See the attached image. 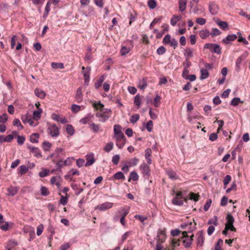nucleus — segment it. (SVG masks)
<instances>
[{
  "label": "nucleus",
  "mask_w": 250,
  "mask_h": 250,
  "mask_svg": "<svg viewBox=\"0 0 250 250\" xmlns=\"http://www.w3.org/2000/svg\"><path fill=\"white\" fill-rule=\"evenodd\" d=\"M184 55L189 58L193 57V50L190 47H187L185 50Z\"/></svg>",
  "instance_id": "obj_41"
},
{
  "label": "nucleus",
  "mask_w": 250,
  "mask_h": 250,
  "mask_svg": "<svg viewBox=\"0 0 250 250\" xmlns=\"http://www.w3.org/2000/svg\"><path fill=\"white\" fill-rule=\"evenodd\" d=\"M50 194V192L49 191L48 188L44 186H42L41 188V194L42 196H48Z\"/></svg>",
  "instance_id": "obj_45"
},
{
  "label": "nucleus",
  "mask_w": 250,
  "mask_h": 250,
  "mask_svg": "<svg viewBox=\"0 0 250 250\" xmlns=\"http://www.w3.org/2000/svg\"><path fill=\"white\" fill-rule=\"evenodd\" d=\"M226 219L227 222L225 226L227 227L229 230L235 232L236 231V229L233 226L234 219L233 216L230 214H229L226 217Z\"/></svg>",
  "instance_id": "obj_4"
},
{
  "label": "nucleus",
  "mask_w": 250,
  "mask_h": 250,
  "mask_svg": "<svg viewBox=\"0 0 250 250\" xmlns=\"http://www.w3.org/2000/svg\"><path fill=\"white\" fill-rule=\"evenodd\" d=\"M204 49H208L211 53L220 55L222 53V48L217 43H207L203 47Z\"/></svg>",
  "instance_id": "obj_2"
},
{
  "label": "nucleus",
  "mask_w": 250,
  "mask_h": 250,
  "mask_svg": "<svg viewBox=\"0 0 250 250\" xmlns=\"http://www.w3.org/2000/svg\"><path fill=\"white\" fill-rule=\"evenodd\" d=\"M14 139V136L12 134L8 135L6 136L0 135V144L3 142H11Z\"/></svg>",
  "instance_id": "obj_20"
},
{
  "label": "nucleus",
  "mask_w": 250,
  "mask_h": 250,
  "mask_svg": "<svg viewBox=\"0 0 250 250\" xmlns=\"http://www.w3.org/2000/svg\"><path fill=\"white\" fill-rule=\"evenodd\" d=\"M208 224H213L215 226L218 225V218L216 216H214L213 218L210 219L208 222Z\"/></svg>",
  "instance_id": "obj_55"
},
{
  "label": "nucleus",
  "mask_w": 250,
  "mask_h": 250,
  "mask_svg": "<svg viewBox=\"0 0 250 250\" xmlns=\"http://www.w3.org/2000/svg\"><path fill=\"white\" fill-rule=\"evenodd\" d=\"M243 103V101H241V100L238 97L234 98L231 101V104L233 106H237L239 103Z\"/></svg>",
  "instance_id": "obj_57"
},
{
  "label": "nucleus",
  "mask_w": 250,
  "mask_h": 250,
  "mask_svg": "<svg viewBox=\"0 0 250 250\" xmlns=\"http://www.w3.org/2000/svg\"><path fill=\"white\" fill-rule=\"evenodd\" d=\"M82 69V70L86 69V71L83 72L84 78H90L91 67L90 66H87L85 68L84 66H83Z\"/></svg>",
  "instance_id": "obj_39"
},
{
  "label": "nucleus",
  "mask_w": 250,
  "mask_h": 250,
  "mask_svg": "<svg viewBox=\"0 0 250 250\" xmlns=\"http://www.w3.org/2000/svg\"><path fill=\"white\" fill-rule=\"evenodd\" d=\"M49 172L48 169H44L39 172V175L42 178L45 177L49 174Z\"/></svg>",
  "instance_id": "obj_64"
},
{
  "label": "nucleus",
  "mask_w": 250,
  "mask_h": 250,
  "mask_svg": "<svg viewBox=\"0 0 250 250\" xmlns=\"http://www.w3.org/2000/svg\"><path fill=\"white\" fill-rule=\"evenodd\" d=\"M140 168L142 171L144 177L145 179H148L150 175L149 167L147 164L144 163L140 166Z\"/></svg>",
  "instance_id": "obj_8"
},
{
  "label": "nucleus",
  "mask_w": 250,
  "mask_h": 250,
  "mask_svg": "<svg viewBox=\"0 0 250 250\" xmlns=\"http://www.w3.org/2000/svg\"><path fill=\"white\" fill-rule=\"evenodd\" d=\"M189 199L194 201L195 202H197L199 200V195L198 194H196L193 192H190L189 194Z\"/></svg>",
  "instance_id": "obj_49"
},
{
  "label": "nucleus",
  "mask_w": 250,
  "mask_h": 250,
  "mask_svg": "<svg viewBox=\"0 0 250 250\" xmlns=\"http://www.w3.org/2000/svg\"><path fill=\"white\" fill-rule=\"evenodd\" d=\"M52 146V144L47 141H44L42 144V147L44 151H48Z\"/></svg>",
  "instance_id": "obj_34"
},
{
  "label": "nucleus",
  "mask_w": 250,
  "mask_h": 250,
  "mask_svg": "<svg viewBox=\"0 0 250 250\" xmlns=\"http://www.w3.org/2000/svg\"><path fill=\"white\" fill-rule=\"evenodd\" d=\"M89 128L94 133H98L100 131V126L98 124L94 123L89 124Z\"/></svg>",
  "instance_id": "obj_29"
},
{
  "label": "nucleus",
  "mask_w": 250,
  "mask_h": 250,
  "mask_svg": "<svg viewBox=\"0 0 250 250\" xmlns=\"http://www.w3.org/2000/svg\"><path fill=\"white\" fill-rule=\"evenodd\" d=\"M237 38L236 34H232L228 35L222 40V42L225 44H229L230 42L234 41Z\"/></svg>",
  "instance_id": "obj_13"
},
{
  "label": "nucleus",
  "mask_w": 250,
  "mask_h": 250,
  "mask_svg": "<svg viewBox=\"0 0 250 250\" xmlns=\"http://www.w3.org/2000/svg\"><path fill=\"white\" fill-rule=\"evenodd\" d=\"M193 237L194 235L192 234L190 237L188 236L183 239V242L185 248H188L191 246L193 240Z\"/></svg>",
  "instance_id": "obj_18"
},
{
  "label": "nucleus",
  "mask_w": 250,
  "mask_h": 250,
  "mask_svg": "<svg viewBox=\"0 0 250 250\" xmlns=\"http://www.w3.org/2000/svg\"><path fill=\"white\" fill-rule=\"evenodd\" d=\"M113 147V143L112 142H110L107 144L104 147V150L107 152H110Z\"/></svg>",
  "instance_id": "obj_59"
},
{
  "label": "nucleus",
  "mask_w": 250,
  "mask_h": 250,
  "mask_svg": "<svg viewBox=\"0 0 250 250\" xmlns=\"http://www.w3.org/2000/svg\"><path fill=\"white\" fill-rule=\"evenodd\" d=\"M139 118L140 116L139 114H134L131 116V118L130 119V122L132 124H134L139 120Z\"/></svg>",
  "instance_id": "obj_58"
},
{
  "label": "nucleus",
  "mask_w": 250,
  "mask_h": 250,
  "mask_svg": "<svg viewBox=\"0 0 250 250\" xmlns=\"http://www.w3.org/2000/svg\"><path fill=\"white\" fill-rule=\"evenodd\" d=\"M113 204L110 202H106L97 206L96 209H99L100 211H104L109 208H111L113 206Z\"/></svg>",
  "instance_id": "obj_11"
},
{
  "label": "nucleus",
  "mask_w": 250,
  "mask_h": 250,
  "mask_svg": "<svg viewBox=\"0 0 250 250\" xmlns=\"http://www.w3.org/2000/svg\"><path fill=\"white\" fill-rule=\"evenodd\" d=\"M187 5V0H179V10L183 12L186 10Z\"/></svg>",
  "instance_id": "obj_36"
},
{
  "label": "nucleus",
  "mask_w": 250,
  "mask_h": 250,
  "mask_svg": "<svg viewBox=\"0 0 250 250\" xmlns=\"http://www.w3.org/2000/svg\"><path fill=\"white\" fill-rule=\"evenodd\" d=\"M93 106L95 109L98 110L100 109V110L102 108H104V105L100 101H99L98 102H94L93 104Z\"/></svg>",
  "instance_id": "obj_46"
},
{
  "label": "nucleus",
  "mask_w": 250,
  "mask_h": 250,
  "mask_svg": "<svg viewBox=\"0 0 250 250\" xmlns=\"http://www.w3.org/2000/svg\"><path fill=\"white\" fill-rule=\"evenodd\" d=\"M55 158L56 160H60L65 156V151L64 149L61 147H57L54 151Z\"/></svg>",
  "instance_id": "obj_10"
},
{
  "label": "nucleus",
  "mask_w": 250,
  "mask_h": 250,
  "mask_svg": "<svg viewBox=\"0 0 250 250\" xmlns=\"http://www.w3.org/2000/svg\"><path fill=\"white\" fill-rule=\"evenodd\" d=\"M75 99L78 103H81L83 100L82 88L79 87L76 91Z\"/></svg>",
  "instance_id": "obj_26"
},
{
  "label": "nucleus",
  "mask_w": 250,
  "mask_h": 250,
  "mask_svg": "<svg viewBox=\"0 0 250 250\" xmlns=\"http://www.w3.org/2000/svg\"><path fill=\"white\" fill-rule=\"evenodd\" d=\"M120 159V156L119 154H116L112 159V162L114 165H117L119 163Z\"/></svg>",
  "instance_id": "obj_63"
},
{
  "label": "nucleus",
  "mask_w": 250,
  "mask_h": 250,
  "mask_svg": "<svg viewBox=\"0 0 250 250\" xmlns=\"http://www.w3.org/2000/svg\"><path fill=\"white\" fill-rule=\"evenodd\" d=\"M182 20V16L180 15H173L170 19V23L172 26H175L177 22Z\"/></svg>",
  "instance_id": "obj_25"
},
{
  "label": "nucleus",
  "mask_w": 250,
  "mask_h": 250,
  "mask_svg": "<svg viewBox=\"0 0 250 250\" xmlns=\"http://www.w3.org/2000/svg\"><path fill=\"white\" fill-rule=\"evenodd\" d=\"M85 158L86 160V163L84 165L85 167L91 166L95 162L94 155L92 153L87 154L85 156Z\"/></svg>",
  "instance_id": "obj_12"
},
{
  "label": "nucleus",
  "mask_w": 250,
  "mask_h": 250,
  "mask_svg": "<svg viewBox=\"0 0 250 250\" xmlns=\"http://www.w3.org/2000/svg\"><path fill=\"white\" fill-rule=\"evenodd\" d=\"M247 52H246L245 53L243 54L237 58L236 62V67L237 71L239 70L240 66L242 63V61L244 60L247 57Z\"/></svg>",
  "instance_id": "obj_21"
},
{
  "label": "nucleus",
  "mask_w": 250,
  "mask_h": 250,
  "mask_svg": "<svg viewBox=\"0 0 250 250\" xmlns=\"http://www.w3.org/2000/svg\"><path fill=\"white\" fill-rule=\"evenodd\" d=\"M216 22L220 26V27L223 30L227 29L229 27L228 23L226 21L217 20L216 21Z\"/></svg>",
  "instance_id": "obj_27"
},
{
  "label": "nucleus",
  "mask_w": 250,
  "mask_h": 250,
  "mask_svg": "<svg viewBox=\"0 0 250 250\" xmlns=\"http://www.w3.org/2000/svg\"><path fill=\"white\" fill-rule=\"evenodd\" d=\"M147 85L146 79L143 78L141 81H140L139 87L142 90H144Z\"/></svg>",
  "instance_id": "obj_43"
},
{
  "label": "nucleus",
  "mask_w": 250,
  "mask_h": 250,
  "mask_svg": "<svg viewBox=\"0 0 250 250\" xmlns=\"http://www.w3.org/2000/svg\"><path fill=\"white\" fill-rule=\"evenodd\" d=\"M35 94L38 97L43 99L46 96L45 92L39 88H36L34 90Z\"/></svg>",
  "instance_id": "obj_24"
},
{
  "label": "nucleus",
  "mask_w": 250,
  "mask_h": 250,
  "mask_svg": "<svg viewBox=\"0 0 250 250\" xmlns=\"http://www.w3.org/2000/svg\"><path fill=\"white\" fill-rule=\"evenodd\" d=\"M223 244V241L222 239L220 238L218 240L217 243H216L214 247L215 250H223L221 246Z\"/></svg>",
  "instance_id": "obj_48"
},
{
  "label": "nucleus",
  "mask_w": 250,
  "mask_h": 250,
  "mask_svg": "<svg viewBox=\"0 0 250 250\" xmlns=\"http://www.w3.org/2000/svg\"><path fill=\"white\" fill-rule=\"evenodd\" d=\"M111 110L108 108H102L99 112L96 114V116L100 118L99 121L104 123L109 118Z\"/></svg>",
  "instance_id": "obj_1"
},
{
  "label": "nucleus",
  "mask_w": 250,
  "mask_h": 250,
  "mask_svg": "<svg viewBox=\"0 0 250 250\" xmlns=\"http://www.w3.org/2000/svg\"><path fill=\"white\" fill-rule=\"evenodd\" d=\"M27 148L30 150L31 153L34 154V156L36 157H41L42 156L41 152L38 147L29 146Z\"/></svg>",
  "instance_id": "obj_16"
},
{
  "label": "nucleus",
  "mask_w": 250,
  "mask_h": 250,
  "mask_svg": "<svg viewBox=\"0 0 250 250\" xmlns=\"http://www.w3.org/2000/svg\"><path fill=\"white\" fill-rule=\"evenodd\" d=\"M19 188L15 186H11L7 189V193L6 195L7 196H14L18 192Z\"/></svg>",
  "instance_id": "obj_19"
},
{
  "label": "nucleus",
  "mask_w": 250,
  "mask_h": 250,
  "mask_svg": "<svg viewBox=\"0 0 250 250\" xmlns=\"http://www.w3.org/2000/svg\"><path fill=\"white\" fill-rule=\"evenodd\" d=\"M40 135L38 133L32 134L30 136V141L32 143H38Z\"/></svg>",
  "instance_id": "obj_30"
},
{
  "label": "nucleus",
  "mask_w": 250,
  "mask_h": 250,
  "mask_svg": "<svg viewBox=\"0 0 250 250\" xmlns=\"http://www.w3.org/2000/svg\"><path fill=\"white\" fill-rule=\"evenodd\" d=\"M94 118V115L91 113L88 114L86 115L85 117L81 119L80 120V123L83 124L85 125L86 124H90V122Z\"/></svg>",
  "instance_id": "obj_15"
},
{
  "label": "nucleus",
  "mask_w": 250,
  "mask_h": 250,
  "mask_svg": "<svg viewBox=\"0 0 250 250\" xmlns=\"http://www.w3.org/2000/svg\"><path fill=\"white\" fill-rule=\"evenodd\" d=\"M125 176L124 173L121 171H119L115 173L110 178V180H125Z\"/></svg>",
  "instance_id": "obj_23"
},
{
  "label": "nucleus",
  "mask_w": 250,
  "mask_h": 250,
  "mask_svg": "<svg viewBox=\"0 0 250 250\" xmlns=\"http://www.w3.org/2000/svg\"><path fill=\"white\" fill-rule=\"evenodd\" d=\"M221 33V31L216 28H213L211 30V33H210V35L212 37H213L216 36H218L220 35Z\"/></svg>",
  "instance_id": "obj_53"
},
{
  "label": "nucleus",
  "mask_w": 250,
  "mask_h": 250,
  "mask_svg": "<svg viewBox=\"0 0 250 250\" xmlns=\"http://www.w3.org/2000/svg\"><path fill=\"white\" fill-rule=\"evenodd\" d=\"M138 162L139 159L138 158H133L126 161V164H127L129 167H131L136 166Z\"/></svg>",
  "instance_id": "obj_31"
},
{
  "label": "nucleus",
  "mask_w": 250,
  "mask_h": 250,
  "mask_svg": "<svg viewBox=\"0 0 250 250\" xmlns=\"http://www.w3.org/2000/svg\"><path fill=\"white\" fill-rule=\"evenodd\" d=\"M147 5L150 9H153L157 6V2L155 0H149L147 2Z\"/></svg>",
  "instance_id": "obj_51"
},
{
  "label": "nucleus",
  "mask_w": 250,
  "mask_h": 250,
  "mask_svg": "<svg viewBox=\"0 0 250 250\" xmlns=\"http://www.w3.org/2000/svg\"><path fill=\"white\" fill-rule=\"evenodd\" d=\"M66 131L67 133L70 135H73L75 132L74 127L71 125H67L66 127Z\"/></svg>",
  "instance_id": "obj_44"
},
{
  "label": "nucleus",
  "mask_w": 250,
  "mask_h": 250,
  "mask_svg": "<svg viewBox=\"0 0 250 250\" xmlns=\"http://www.w3.org/2000/svg\"><path fill=\"white\" fill-rule=\"evenodd\" d=\"M116 141L117 146L119 148L121 149L125 145V144L126 139L125 138L121 139H117Z\"/></svg>",
  "instance_id": "obj_35"
},
{
  "label": "nucleus",
  "mask_w": 250,
  "mask_h": 250,
  "mask_svg": "<svg viewBox=\"0 0 250 250\" xmlns=\"http://www.w3.org/2000/svg\"><path fill=\"white\" fill-rule=\"evenodd\" d=\"M167 173L168 177L173 180H176L178 178V175L174 171L169 170L167 171Z\"/></svg>",
  "instance_id": "obj_37"
},
{
  "label": "nucleus",
  "mask_w": 250,
  "mask_h": 250,
  "mask_svg": "<svg viewBox=\"0 0 250 250\" xmlns=\"http://www.w3.org/2000/svg\"><path fill=\"white\" fill-rule=\"evenodd\" d=\"M72 160L73 158L68 157L65 160L63 161V157L61 158L56 164L57 167L55 170L59 171L61 170L62 167L64 166H70L72 163Z\"/></svg>",
  "instance_id": "obj_3"
},
{
  "label": "nucleus",
  "mask_w": 250,
  "mask_h": 250,
  "mask_svg": "<svg viewBox=\"0 0 250 250\" xmlns=\"http://www.w3.org/2000/svg\"><path fill=\"white\" fill-rule=\"evenodd\" d=\"M219 10L218 5L214 2L211 1L209 3V11L212 15H216Z\"/></svg>",
  "instance_id": "obj_9"
},
{
  "label": "nucleus",
  "mask_w": 250,
  "mask_h": 250,
  "mask_svg": "<svg viewBox=\"0 0 250 250\" xmlns=\"http://www.w3.org/2000/svg\"><path fill=\"white\" fill-rule=\"evenodd\" d=\"M161 97L157 95L154 100V105L155 107H159L160 104Z\"/></svg>",
  "instance_id": "obj_60"
},
{
  "label": "nucleus",
  "mask_w": 250,
  "mask_h": 250,
  "mask_svg": "<svg viewBox=\"0 0 250 250\" xmlns=\"http://www.w3.org/2000/svg\"><path fill=\"white\" fill-rule=\"evenodd\" d=\"M210 34V32L208 29L202 30L199 31V35L202 39H207Z\"/></svg>",
  "instance_id": "obj_28"
},
{
  "label": "nucleus",
  "mask_w": 250,
  "mask_h": 250,
  "mask_svg": "<svg viewBox=\"0 0 250 250\" xmlns=\"http://www.w3.org/2000/svg\"><path fill=\"white\" fill-rule=\"evenodd\" d=\"M141 98L139 95L137 94L135 96L134 100V104L140 107L141 105Z\"/></svg>",
  "instance_id": "obj_54"
},
{
  "label": "nucleus",
  "mask_w": 250,
  "mask_h": 250,
  "mask_svg": "<svg viewBox=\"0 0 250 250\" xmlns=\"http://www.w3.org/2000/svg\"><path fill=\"white\" fill-rule=\"evenodd\" d=\"M28 170V168L25 165H21L20 167L19 173L21 175H23L25 174Z\"/></svg>",
  "instance_id": "obj_50"
},
{
  "label": "nucleus",
  "mask_w": 250,
  "mask_h": 250,
  "mask_svg": "<svg viewBox=\"0 0 250 250\" xmlns=\"http://www.w3.org/2000/svg\"><path fill=\"white\" fill-rule=\"evenodd\" d=\"M42 112V109L40 108H38L37 110H35L33 112V118L34 120L37 121L41 118V113Z\"/></svg>",
  "instance_id": "obj_32"
},
{
  "label": "nucleus",
  "mask_w": 250,
  "mask_h": 250,
  "mask_svg": "<svg viewBox=\"0 0 250 250\" xmlns=\"http://www.w3.org/2000/svg\"><path fill=\"white\" fill-rule=\"evenodd\" d=\"M130 50V49L129 47H127L125 46H124L122 47L120 53L121 55L122 56H124L126 54H127Z\"/></svg>",
  "instance_id": "obj_52"
},
{
  "label": "nucleus",
  "mask_w": 250,
  "mask_h": 250,
  "mask_svg": "<svg viewBox=\"0 0 250 250\" xmlns=\"http://www.w3.org/2000/svg\"><path fill=\"white\" fill-rule=\"evenodd\" d=\"M158 241L161 243H164L166 237V231L164 229H159L157 234Z\"/></svg>",
  "instance_id": "obj_17"
},
{
  "label": "nucleus",
  "mask_w": 250,
  "mask_h": 250,
  "mask_svg": "<svg viewBox=\"0 0 250 250\" xmlns=\"http://www.w3.org/2000/svg\"><path fill=\"white\" fill-rule=\"evenodd\" d=\"M129 209L130 207L128 206L121 207L119 209V213L121 215V217H125L127 214L129 213Z\"/></svg>",
  "instance_id": "obj_22"
},
{
  "label": "nucleus",
  "mask_w": 250,
  "mask_h": 250,
  "mask_svg": "<svg viewBox=\"0 0 250 250\" xmlns=\"http://www.w3.org/2000/svg\"><path fill=\"white\" fill-rule=\"evenodd\" d=\"M114 132L116 140L121 139L125 137L124 133L121 131V126L119 125H115L114 126Z\"/></svg>",
  "instance_id": "obj_7"
},
{
  "label": "nucleus",
  "mask_w": 250,
  "mask_h": 250,
  "mask_svg": "<svg viewBox=\"0 0 250 250\" xmlns=\"http://www.w3.org/2000/svg\"><path fill=\"white\" fill-rule=\"evenodd\" d=\"M171 39V36L169 34H167L163 40V43L164 44H169Z\"/></svg>",
  "instance_id": "obj_56"
},
{
  "label": "nucleus",
  "mask_w": 250,
  "mask_h": 250,
  "mask_svg": "<svg viewBox=\"0 0 250 250\" xmlns=\"http://www.w3.org/2000/svg\"><path fill=\"white\" fill-rule=\"evenodd\" d=\"M157 53L159 55H162L164 54L166 52V49L163 46H160L157 49Z\"/></svg>",
  "instance_id": "obj_62"
},
{
  "label": "nucleus",
  "mask_w": 250,
  "mask_h": 250,
  "mask_svg": "<svg viewBox=\"0 0 250 250\" xmlns=\"http://www.w3.org/2000/svg\"><path fill=\"white\" fill-rule=\"evenodd\" d=\"M8 223L3 221H0V229L6 231L8 229Z\"/></svg>",
  "instance_id": "obj_47"
},
{
  "label": "nucleus",
  "mask_w": 250,
  "mask_h": 250,
  "mask_svg": "<svg viewBox=\"0 0 250 250\" xmlns=\"http://www.w3.org/2000/svg\"><path fill=\"white\" fill-rule=\"evenodd\" d=\"M47 130L48 133L52 137H57L59 135V129L55 124L50 125Z\"/></svg>",
  "instance_id": "obj_6"
},
{
  "label": "nucleus",
  "mask_w": 250,
  "mask_h": 250,
  "mask_svg": "<svg viewBox=\"0 0 250 250\" xmlns=\"http://www.w3.org/2000/svg\"><path fill=\"white\" fill-rule=\"evenodd\" d=\"M183 193L181 191H178L175 197L172 200V203L173 205L177 206H182L183 204V201L182 199Z\"/></svg>",
  "instance_id": "obj_5"
},
{
  "label": "nucleus",
  "mask_w": 250,
  "mask_h": 250,
  "mask_svg": "<svg viewBox=\"0 0 250 250\" xmlns=\"http://www.w3.org/2000/svg\"><path fill=\"white\" fill-rule=\"evenodd\" d=\"M201 76L200 79L201 80H205L208 78L209 76V73L206 69L202 68L200 70Z\"/></svg>",
  "instance_id": "obj_33"
},
{
  "label": "nucleus",
  "mask_w": 250,
  "mask_h": 250,
  "mask_svg": "<svg viewBox=\"0 0 250 250\" xmlns=\"http://www.w3.org/2000/svg\"><path fill=\"white\" fill-rule=\"evenodd\" d=\"M139 176L137 173L135 171H132L130 173L129 179H128V181L130 182V180H133V181H136L138 180Z\"/></svg>",
  "instance_id": "obj_40"
},
{
  "label": "nucleus",
  "mask_w": 250,
  "mask_h": 250,
  "mask_svg": "<svg viewBox=\"0 0 250 250\" xmlns=\"http://www.w3.org/2000/svg\"><path fill=\"white\" fill-rule=\"evenodd\" d=\"M203 234L204 231L203 230L199 231L197 234L198 236L197 239V246L198 247H202L203 245L204 242V237Z\"/></svg>",
  "instance_id": "obj_14"
},
{
  "label": "nucleus",
  "mask_w": 250,
  "mask_h": 250,
  "mask_svg": "<svg viewBox=\"0 0 250 250\" xmlns=\"http://www.w3.org/2000/svg\"><path fill=\"white\" fill-rule=\"evenodd\" d=\"M47 230L50 233V236L49 237V239H52L53 235L55 233V229L52 225V224L51 223V222H49L48 228H47Z\"/></svg>",
  "instance_id": "obj_38"
},
{
  "label": "nucleus",
  "mask_w": 250,
  "mask_h": 250,
  "mask_svg": "<svg viewBox=\"0 0 250 250\" xmlns=\"http://www.w3.org/2000/svg\"><path fill=\"white\" fill-rule=\"evenodd\" d=\"M169 44L174 49H175L178 46V42L177 40H176L175 38H172L171 39Z\"/></svg>",
  "instance_id": "obj_61"
},
{
  "label": "nucleus",
  "mask_w": 250,
  "mask_h": 250,
  "mask_svg": "<svg viewBox=\"0 0 250 250\" xmlns=\"http://www.w3.org/2000/svg\"><path fill=\"white\" fill-rule=\"evenodd\" d=\"M51 67L53 69H63L64 65L61 62H52L51 63Z\"/></svg>",
  "instance_id": "obj_42"
}]
</instances>
